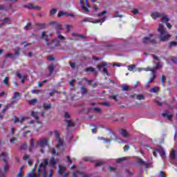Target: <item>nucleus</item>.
I'll return each mask as SVG.
<instances>
[{
  "mask_svg": "<svg viewBox=\"0 0 177 177\" xmlns=\"http://www.w3.org/2000/svg\"><path fill=\"white\" fill-rule=\"evenodd\" d=\"M80 3L83 9V13H89L91 12V10H89L91 5L88 2V0H85V1L84 0H80Z\"/></svg>",
  "mask_w": 177,
  "mask_h": 177,
  "instance_id": "obj_7",
  "label": "nucleus"
},
{
  "mask_svg": "<svg viewBox=\"0 0 177 177\" xmlns=\"http://www.w3.org/2000/svg\"><path fill=\"white\" fill-rule=\"evenodd\" d=\"M30 115L33 117L36 121H38V120H39V117H38V112L32 111Z\"/></svg>",
  "mask_w": 177,
  "mask_h": 177,
  "instance_id": "obj_23",
  "label": "nucleus"
},
{
  "mask_svg": "<svg viewBox=\"0 0 177 177\" xmlns=\"http://www.w3.org/2000/svg\"><path fill=\"white\" fill-rule=\"evenodd\" d=\"M174 46H177V42L176 41H170L169 43V48L171 49V48H174Z\"/></svg>",
  "mask_w": 177,
  "mask_h": 177,
  "instance_id": "obj_37",
  "label": "nucleus"
},
{
  "mask_svg": "<svg viewBox=\"0 0 177 177\" xmlns=\"http://www.w3.org/2000/svg\"><path fill=\"white\" fill-rule=\"evenodd\" d=\"M55 138L57 139V142H58V144L57 145V148L60 149V147H62V146H63L64 142L60 138V133H59V131H55Z\"/></svg>",
  "mask_w": 177,
  "mask_h": 177,
  "instance_id": "obj_9",
  "label": "nucleus"
},
{
  "mask_svg": "<svg viewBox=\"0 0 177 177\" xmlns=\"http://www.w3.org/2000/svg\"><path fill=\"white\" fill-rule=\"evenodd\" d=\"M78 175H82V172L80 171H75L73 173V177H78Z\"/></svg>",
  "mask_w": 177,
  "mask_h": 177,
  "instance_id": "obj_38",
  "label": "nucleus"
},
{
  "mask_svg": "<svg viewBox=\"0 0 177 177\" xmlns=\"http://www.w3.org/2000/svg\"><path fill=\"white\" fill-rule=\"evenodd\" d=\"M169 21V18H168V16L167 15H165L164 16V14H162V23H168Z\"/></svg>",
  "mask_w": 177,
  "mask_h": 177,
  "instance_id": "obj_26",
  "label": "nucleus"
},
{
  "mask_svg": "<svg viewBox=\"0 0 177 177\" xmlns=\"http://www.w3.org/2000/svg\"><path fill=\"white\" fill-rule=\"evenodd\" d=\"M103 164H104V162H103V161H98V162H95V167H100V165H103Z\"/></svg>",
  "mask_w": 177,
  "mask_h": 177,
  "instance_id": "obj_48",
  "label": "nucleus"
},
{
  "mask_svg": "<svg viewBox=\"0 0 177 177\" xmlns=\"http://www.w3.org/2000/svg\"><path fill=\"white\" fill-rule=\"evenodd\" d=\"M48 71H49V75H52V73H53V71H55V65L51 64L48 66Z\"/></svg>",
  "mask_w": 177,
  "mask_h": 177,
  "instance_id": "obj_25",
  "label": "nucleus"
},
{
  "mask_svg": "<svg viewBox=\"0 0 177 177\" xmlns=\"http://www.w3.org/2000/svg\"><path fill=\"white\" fill-rule=\"evenodd\" d=\"M65 27L66 28V32H70V30H71V28H73V25L66 24V25H65Z\"/></svg>",
  "mask_w": 177,
  "mask_h": 177,
  "instance_id": "obj_44",
  "label": "nucleus"
},
{
  "mask_svg": "<svg viewBox=\"0 0 177 177\" xmlns=\"http://www.w3.org/2000/svg\"><path fill=\"white\" fill-rule=\"evenodd\" d=\"M65 122H66V125H67V127H68V128L69 127H75V124H74V122H73V120H67V119H66L65 120Z\"/></svg>",
  "mask_w": 177,
  "mask_h": 177,
  "instance_id": "obj_21",
  "label": "nucleus"
},
{
  "mask_svg": "<svg viewBox=\"0 0 177 177\" xmlns=\"http://www.w3.org/2000/svg\"><path fill=\"white\" fill-rule=\"evenodd\" d=\"M122 89V91H129V86L127 85H123Z\"/></svg>",
  "mask_w": 177,
  "mask_h": 177,
  "instance_id": "obj_55",
  "label": "nucleus"
},
{
  "mask_svg": "<svg viewBox=\"0 0 177 177\" xmlns=\"http://www.w3.org/2000/svg\"><path fill=\"white\" fill-rule=\"evenodd\" d=\"M93 110L95 113H100L102 111V109L100 108H94Z\"/></svg>",
  "mask_w": 177,
  "mask_h": 177,
  "instance_id": "obj_59",
  "label": "nucleus"
},
{
  "mask_svg": "<svg viewBox=\"0 0 177 177\" xmlns=\"http://www.w3.org/2000/svg\"><path fill=\"white\" fill-rule=\"evenodd\" d=\"M21 96V93L19 92H15L12 96V99H17V97H20Z\"/></svg>",
  "mask_w": 177,
  "mask_h": 177,
  "instance_id": "obj_40",
  "label": "nucleus"
},
{
  "mask_svg": "<svg viewBox=\"0 0 177 177\" xmlns=\"http://www.w3.org/2000/svg\"><path fill=\"white\" fill-rule=\"evenodd\" d=\"M107 13V11H103L102 12H101V13H99L98 15H97V16L99 17H102V16H104V15H106Z\"/></svg>",
  "mask_w": 177,
  "mask_h": 177,
  "instance_id": "obj_57",
  "label": "nucleus"
},
{
  "mask_svg": "<svg viewBox=\"0 0 177 177\" xmlns=\"http://www.w3.org/2000/svg\"><path fill=\"white\" fill-rule=\"evenodd\" d=\"M138 163L141 165H145V167H146L147 168H150V167L151 166V164L145 162L142 159L138 160Z\"/></svg>",
  "mask_w": 177,
  "mask_h": 177,
  "instance_id": "obj_19",
  "label": "nucleus"
},
{
  "mask_svg": "<svg viewBox=\"0 0 177 177\" xmlns=\"http://www.w3.org/2000/svg\"><path fill=\"white\" fill-rule=\"evenodd\" d=\"M84 161L88 162V161H92V158L89 157H86L84 158Z\"/></svg>",
  "mask_w": 177,
  "mask_h": 177,
  "instance_id": "obj_61",
  "label": "nucleus"
},
{
  "mask_svg": "<svg viewBox=\"0 0 177 177\" xmlns=\"http://www.w3.org/2000/svg\"><path fill=\"white\" fill-rule=\"evenodd\" d=\"M26 120V118L25 117H22L20 119H19V118L17 117H15V119H14V123L16 124L17 122H20L21 124L23 123V122Z\"/></svg>",
  "mask_w": 177,
  "mask_h": 177,
  "instance_id": "obj_20",
  "label": "nucleus"
},
{
  "mask_svg": "<svg viewBox=\"0 0 177 177\" xmlns=\"http://www.w3.org/2000/svg\"><path fill=\"white\" fill-rule=\"evenodd\" d=\"M156 77H157V73H152V77L151 79L149 80L148 84H151L154 80H156Z\"/></svg>",
  "mask_w": 177,
  "mask_h": 177,
  "instance_id": "obj_32",
  "label": "nucleus"
},
{
  "mask_svg": "<svg viewBox=\"0 0 177 177\" xmlns=\"http://www.w3.org/2000/svg\"><path fill=\"white\" fill-rule=\"evenodd\" d=\"M57 38H58V39H60V41H64V39H66L64 36L62 35L60 33H57Z\"/></svg>",
  "mask_w": 177,
  "mask_h": 177,
  "instance_id": "obj_43",
  "label": "nucleus"
},
{
  "mask_svg": "<svg viewBox=\"0 0 177 177\" xmlns=\"http://www.w3.org/2000/svg\"><path fill=\"white\" fill-rule=\"evenodd\" d=\"M52 45H53V44H55V48H57V46H60V41H59L57 38H54L52 39Z\"/></svg>",
  "mask_w": 177,
  "mask_h": 177,
  "instance_id": "obj_18",
  "label": "nucleus"
},
{
  "mask_svg": "<svg viewBox=\"0 0 177 177\" xmlns=\"http://www.w3.org/2000/svg\"><path fill=\"white\" fill-rule=\"evenodd\" d=\"M37 147H40V149H44L49 146V138L46 137L40 138L37 142Z\"/></svg>",
  "mask_w": 177,
  "mask_h": 177,
  "instance_id": "obj_5",
  "label": "nucleus"
},
{
  "mask_svg": "<svg viewBox=\"0 0 177 177\" xmlns=\"http://www.w3.org/2000/svg\"><path fill=\"white\" fill-rule=\"evenodd\" d=\"M34 147H35V140L32 138L30 140V147L29 148V151H32Z\"/></svg>",
  "mask_w": 177,
  "mask_h": 177,
  "instance_id": "obj_22",
  "label": "nucleus"
},
{
  "mask_svg": "<svg viewBox=\"0 0 177 177\" xmlns=\"http://www.w3.org/2000/svg\"><path fill=\"white\" fill-rule=\"evenodd\" d=\"M133 15H138L139 13V10L135 9L132 11Z\"/></svg>",
  "mask_w": 177,
  "mask_h": 177,
  "instance_id": "obj_62",
  "label": "nucleus"
},
{
  "mask_svg": "<svg viewBox=\"0 0 177 177\" xmlns=\"http://www.w3.org/2000/svg\"><path fill=\"white\" fill-rule=\"evenodd\" d=\"M160 175L161 177H167L165 172H164L163 171H160Z\"/></svg>",
  "mask_w": 177,
  "mask_h": 177,
  "instance_id": "obj_60",
  "label": "nucleus"
},
{
  "mask_svg": "<svg viewBox=\"0 0 177 177\" xmlns=\"http://www.w3.org/2000/svg\"><path fill=\"white\" fill-rule=\"evenodd\" d=\"M135 68H136V65H135V64L128 66L129 71H133V70H135Z\"/></svg>",
  "mask_w": 177,
  "mask_h": 177,
  "instance_id": "obj_41",
  "label": "nucleus"
},
{
  "mask_svg": "<svg viewBox=\"0 0 177 177\" xmlns=\"http://www.w3.org/2000/svg\"><path fill=\"white\" fill-rule=\"evenodd\" d=\"M15 55H13L12 53H8L6 55V57H13Z\"/></svg>",
  "mask_w": 177,
  "mask_h": 177,
  "instance_id": "obj_64",
  "label": "nucleus"
},
{
  "mask_svg": "<svg viewBox=\"0 0 177 177\" xmlns=\"http://www.w3.org/2000/svg\"><path fill=\"white\" fill-rule=\"evenodd\" d=\"M23 160L24 161H27V160H30V155L29 154H25L23 157Z\"/></svg>",
  "mask_w": 177,
  "mask_h": 177,
  "instance_id": "obj_49",
  "label": "nucleus"
},
{
  "mask_svg": "<svg viewBox=\"0 0 177 177\" xmlns=\"http://www.w3.org/2000/svg\"><path fill=\"white\" fill-rule=\"evenodd\" d=\"M158 31L159 32V39L162 42H167L169 38H171V34L164 29V25L162 24H159L158 27Z\"/></svg>",
  "mask_w": 177,
  "mask_h": 177,
  "instance_id": "obj_2",
  "label": "nucleus"
},
{
  "mask_svg": "<svg viewBox=\"0 0 177 177\" xmlns=\"http://www.w3.org/2000/svg\"><path fill=\"white\" fill-rule=\"evenodd\" d=\"M62 16H71V17H74V15L73 14H68L63 11H59L58 13V17H62Z\"/></svg>",
  "mask_w": 177,
  "mask_h": 177,
  "instance_id": "obj_17",
  "label": "nucleus"
},
{
  "mask_svg": "<svg viewBox=\"0 0 177 177\" xmlns=\"http://www.w3.org/2000/svg\"><path fill=\"white\" fill-rule=\"evenodd\" d=\"M151 17L153 19V20H156L157 19L160 17H162V14L158 12H153L151 14Z\"/></svg>",
  "mask_w": 177,
  "mask_h": 177,
  "instance_id": "obj_13",
  "label": "nucleus"
},
{
  "mask_svg": "<svg viewBox=\"0 0 177 177\" xmlns=\"http://www.w3.org/2000/svg\"><path fill=\"white\" fill-rule=\"evenodd\" d=\"M48 159H44V161L39 165L37 170V174L32 172L28 174L29 177H48V174L46 173V167H48Z\"/></svg>",
  "mask_w": 177,
  "mask_h": 177,
  "instance_id": "obj_1",
  "label": "nucleus"
},
{
  "mask_svg": "<svg viewBox=\"0 0 177 177\" xmlns=\"http://www.w3.org/2000/svg\"><path fill=\"white\" fill-rule=\"evenodd\" d=\"M44 110H50L52 109V104H44Z\"/></svg>",
  "mask_w": 177,
  "mask_h": 177,
  "instance_id": "obj_36",
  "label": "nucleus"
},
{
  "mask_svg": "<svg viewBox=\"0 0 177 177\" xmlns=\"http://www.w3.org/2000/svg\"><path fill=\"white\" fill-rule=\"evenodd\" d=\"M156 151L158 153H159V154H160V157H162V158H165V157H166L165 151L163 149H162V148L158 149H156Z\"/></svg>",
  "mask_w": 177,
  "mask_h": 177,
  "instance_id": "obj_14",
  "label": "nucleus"
},
{
  "mask_svg": "<svg viewBox=\"0 0 177 177\" xmlns=\"http://www.w3.org/2000/svg\"><path fill=\"white\" fill-rule=\"evenodd\" d=\"M143 71H151L152 74L156 73V72L154 71V68H151L150 66H148L147 68H143Z\"/></svg>",
  "mask_w": 177,
  "mask_h": 177,
  "instance_id": "obj_27",
  "label": "nucleus"
},
{
  "mask_svg": "<svg viewBox=\"0 0 177 177\" xmlns=\"http://www.w3.org/2000/svg\"><path fill=\"white\" fill-rule=\"evenodd\" d=\"M26 7L28 8V9H34L35 10H41V9H42L41 7L35 6L34 4L32 3L26 6Z\"/></svg>",
  "mask_w": 177,
  "mask_h": 177,
  "instance_id": "obj_16",
  "label": "nucleus"
},
{
  "mask_svg": "<svg viewBox=\"0 0 177 177\" xmlns=\"http://www.w3.org/2000/svg\"><path fill=\"white\" fill-rule=\"evenodd\" d=\"M52 33H49L46 31H43L41 32V38L45 41L48 48H49L50 49H55V46H52V42H50V39L52 38Z\"/></svg>",
  "mask_w": 177,
  "mask_h": 177,
  "instance_id": "obj_4",
  "label": "nucleus"
},
{
  "mask_svg": "<svg viewBox=\"0 0 177 177\" xmlns=\"http://www.w3.org/2000/svg\"><path fill=\"white\" fill-rule=\"evenodd\" d=\"M82 93L83 95H86V93H88V91H86V88H85V87H82Z\"/></svg>",
  "mask_w": 177,
  "mask_h": 177,
  "instance_id": "obj_53",
  "label": "nucleus"
},
{
  "mask_svg": "<svg viewBox=\"0 0 177 177\" xmlns=\"http://www.w3.org/2000/svg\"><path fill=\"white\" fill-rule=\"evenodd\" d=\"M127 159H128V158H127V157L119 158L116 159V162H118V163L123 162V161H125Z\"/></svg>",
  "mask_w": 177,
  "mask_h": 177,
  "instance_id": "obj_33",
  "label": "nucleus"
},
{
  "mask_svg": "<svg viewBox=\"0 0 177 177\" xmlns=\"http://www.w3.org/2000/svg\"><path fill=\"white\" fill-rule=\"evenodd\" d=\"M57 12H59L57 8H53L50 10V15L53 16L54 15H56Z\"/></svg>",
  "mask_w": 177,
  "mask_h": 177,
  "instance_id": "obj_31",
  "label": "nucleus"
},
{
  "mask_svg": "<svg viewBox=\"0 0 177 177\" xmlns=\"http://www.w3.org/2000/svg\"><path fill=\"white\" fill-rule=\"evenodd\" d=\"M12 23V20L10 18H5L3 20V24H10Z\"/></svg>",
  "mask_w": 177,
  "mask_h": 177,
  "instance_id": "obj_42",
  "label": "nucleus"
},
{
  "mask_svg": "<svg viewBox=\"0 0 177 177\" xmlns=\"http://www.w3.org/2000/svg\"><path fill=\"white\" fill-rule=\"evenodd\" d=\"M176 153L175 152V150L171 149V152H170V158L172 160H174L175 157H176Z\"/></svg>",
  "mask_w": 177,
  "mask_h": 177,
  "instance_id": "obj_35",
  "label": "nucleus"
},
{
  "mask_svg": "<svg viewBox=\"0 0 177 177\" xmlns=\"http://www.w3.org/2000/svg\"><path fill=\"white\" fill-rule=\"evenodd\" d=\"M64 171H66V167H62V165L59 166V171H58V174L59 175H63V172H64Z\"/></svg>",
  "mask_w": 177,
  "mask_h": 177,
  "instance_id": "obj_28",
  "label": "nucleus"
},
{
  "mask_svg": "<svg viewBox=\"0 0 177 177\" xmlns=\"http://www.w3.org/2000/svg\"><path fill=\"white\" fill-rule=\"evenodd\" d=\"M21 45H24V48H27V46H30V45H31V43H26V41H22L21 43Z\"/></svg>",
  "mask_w": 177,
  "mask_h": 177,
  "instance_id": "obj_54",
  "label": "nucleus"
},
{
  "mask_svg": "<svg viewBox=\"0 0 177 177\" xmlns=\"http://www.w3.org/2000/svg\"><path fill=\"white\" fill-rule=\"evenodd\" d=\"M120 133L123 138H129V134H128L127 130L122 129Z\"/></svg>",
  "mask_w": 177,
  "mask_h": 177,
  "instance_id": "obj_24",
  "label": "nucleus"
},
{
  "mask_svg": "<svg viewBox=\"0 0 177 177\" xmlns=\"http://www.w3.org/2000/svg\"><path fill=\"white\" fill-rule=\"evenodd\" d=\"M51 24H53L56 34H60V31L63 30V26L57 22H51Z\"/></svg>",
  "mask_w": 177,
  "mask_h": 177,
  "instance_id": "obj_11",
  "label": "nucleus"
},
{
  "mask_svg": "<svg viewBox=\"0 0 177 177\" xmlns=\"http://www.w3.org/2000/svg\"><path fill=\"white\" fill-rule=\"evenodd\" d=\"M156 66L153 67V70L155 73H157V70H160V68H162L163 65L162 63L158 62L156 63Z\"/></svg>",
  "mask_w": 177,
  "mask_h": 177,
  "instance_id": "obj_15",
  "label": "nucleus"
},
{
  "mask_svg": "<svg viewBox=\"0 0 177 177\" xmlns=\"http://www.w3.org/2000/svg\"><path fill=\"white\" fill-rule=\"evenodd\" d=\"M162 115L165 118H167V120H171V119L172 118L171 115H169L167 113H162Z\"/></svg>",
  "mask_w": 177,
  "mask_h": 177,
  "instance_id": "obj_39",
  "label": "nucleus"
},
{
  "mask_svg": "<svg viewBox=\"0 0 177 177\" xmlns=\"http://www.w3.org/2000/svg\"><path fill=\"white\" fill-rule=\"evenodd\" d=\"M107 62H101L97 65V68L99 71H104L106 75H109V72L107 71Z\"/></svg>",
  "mask_w": 177,
  "mask_h": 177,
  "instance_id": "obj_8",
  "label": "nucleus"
},
{
  "mask_svg": "<svg viewBox=\"0 0 177 177\" xmlns=\"http://www.w3.org/2000/svg\"><path fill=\"white\" fill-rule=\"evenodd\" d=\"M99 140H104V143H109L111 140H117V136L114 133L111 134V138H105L103 137H99Z\"/></svg>",
  "mask_w": 177,
  "mask_h": 177,
  "instance_id": "obj_10",
  "label": "nucleus"
},
{
  "mask_svg": "<svg viewBox=\"0 0 177 177\" xmlns=\"http://www.w3.org/2000/svg\"><path fill=\"white\" fill-rule=\"evenodd\" d=\"M3 82L8 88H9V77H6Z\"/></svg>",
  "mask_w": 177,
  "mask_h": 177,
  "instance_id": "obj_34",
  "label": "nucleus"
},
{
  "mask_svg": "<svg viewBox=\"0 0 177 177\" xmlns=\"http://www.w3.org/2000/svg\"><path fill=\"white\" fill-rule=\"evenodd\" d=\"M50 151L51 153H53L54 156L56 155V149H55V148H51L50 149Z\"/></svg>",
  "mask_w": 177,
  "mask_h": 177,
  "instance_id": "obj_58",
  "label": "nucleus"
},
{
  "mask_svg": "<svg viewBox=\"0 0 177 177\" xmlns=\"http://www.w3.org/2000/svg\"><path fill=\"white\" fill-rule=\"evenodd\" d=\"M0 158H2L3 161L5 162L3 170L0 169V177H5V174L9 171V163H8V153L2 152L0 155Z\"/></svg>",
  "mask_w": 177,
  "mask_h": 177,
  "instance_id": "obj_3",
  "label": "nucleus"
},
{
  "mask_svg": "<svg viewBox=\"0 0 177 177\" xmlns=\"http://www.w3.org/2000/svg\"><path fill=\"white\" fill-rule=\"evenodd\" d=\"M24 30H31V23H28L25 27Z\"/></svg>",
  "mask_w": 177,
  "mask_h": 177,
  "instance_id": "obj_51",
  "label": "nucleus"
},
{
  "mask_svg": "<svg viewBox=\"0 0 177 177\" xmlns=\"http://www.w3.org/2000/svg\"><path fill=\"white\" fill-rule=\"evenodd\" d=\"M101 104H102V106H106V107H110L111 106V104H110V102H102Z\"/></svg>",
  "mask_w": 177,
  "mask_h": 177,
  "instance_id": "obj_50",
  "label": "nucleus"
},
{
  "mask_svg": "<svg viewBox=\"0 0 177 177\" xmlns=\"http://www.w3.org/2000/svg\"><path fill=\"white\" fill-rule=\"evenodd\" d=\"M38 102V100L37 98L30 100L28 101V104H30L31 106H35L37 104V102Z\"/></svg>",
  "mask_w": 177,
  "mask_h": 177,
  "instance_id": "obj_29",
  "label": "nucleus"
},
{
  "mask_svg": "<svg viewBox=\"0 0 177 177\" xmlns=\"http://www.w3.org/2000/svg\"><path fill=\"white\" fill-rule=\"evenodd\" d=\"M85 71L88 72L90 71V73H95V68L88 67L85 69Z\"/></svg>",
  "mask_w": 177,
  "mask_h": 177,
  "instance_id": "obj_47",
  "label": "nucleus"
},
{
  "mask_svg": "<svg viewBox=\"0 0 177 177\" xmlns=\"http://www.w3.org/2000/svg\"><path fill=\"white\" fill-rule=\"evenodd\" d=\"M32 93H41V90H32Z\"/></svg>",
  "mask_w": 177,
  "mask_h": 177,
  "instance_id": "obj_63",
  "label": "nucleus"
},
{
  "mask_svg": "<svg viewBox=\"0 0 177 177\" xmlns=\"http://www.w3.org/2000/svg\"><path fill=\"white\" fill-rule=\"evenodd\" d=\"M20 151H23V150H27V143H24L23 144L20 149H19Z\"/></svg>",
  "mask_w": 177,
  "mask_h": 177,
  "instance_id": "obj_45",
  "label": "nucleus"
},
{
  "mask_svg": "<svg viewBox=\"0 0 177 177\" xmlns=\"http://www.w3.org/2000/svg\"><path fill=\"white\" fill-rule=\"evenodd\" d=\"M131 97L132 99H136L137 100H145V99H146V96L143 94L134 93L131 95Z\"/></svg>",
  "mask_w": 177,
  "mask_h": 177,
  "instance_id": "obj_12",
  "label": "nucleus"
},
{
  "mask_svg": "<svg viewBox=\"0 0 177 177\" xmlns=\"http://www.w3.org/2000/svg\"><path fill=\"white\" fill-rule=\"evenodd\" d=\"M158 91H160V88L156 86V87L151 88L149 90V92H151V93H157V92H158Z\"/></svg>",
  "mask_w": 177,
  "mask_h": 177,
  "instance_id": "obj_30",
  "label": "nucleus"
},
{
  "mask_svg": "<svg viewBox=\"0 0 177 177\" xmlns=\"http://www.w3.org/2000/svg\"><path fill=\"white\" fill-rule=\"evenodd\" d=\"M48 60H49V62H53V60H55V57H53V55H50L48 57Z\"/></svg>",
  "mask_w": 177,
  "mask_h": 177,
  "instance_id": "obj_56",
  "label": "nucleus"
},
{
  "mask_svg": "<svg viewBox=\"0 0 177 177\" xmlns=\"http://www.w3.org/2000/svg\"><path fill=\"white\" fill-rule=\"evenodd\" d=\"M69 64L71 68H75V66H77V64H75V62H69Z\"/></svg>",
  "mask_w": 177,
  "mask_h": 177,
  "instance_id": "obj_52",
  "label": "nucleus"
},
{
  "mask_svg": "<svg viewBox=\"0 0 177 177\" xmlns=\"http://www.w3.org/2000/svg\"><path fill=\"white\" fill-rule=\"evenodd\" d=\"M153 34H149V37H145L142 38V44L147 45L149 44H157V40L153 38Z\"/></svg>",
  "mask_w": 177,
  "mask_h": 177,
  "instance_id": "obj_6",
  "label": "nucleus"
},
{
  "mask_svg": "<svg viewBox=\"0 0 177 177\" xmlns=\"http://www.w3.org/2000/svg\"><path fill=\"white\" fill-rule=\"evenodd\" d=\"M57 161H58V160H55V158H52L51 160H50V164L51 165H55V164L57 163Z\"/></svg>",
  "mask_w": 177,
  "mask_h": 177,
  "instance_id": "obj_46",
  "label": "nucleus"
}]
</instances>
